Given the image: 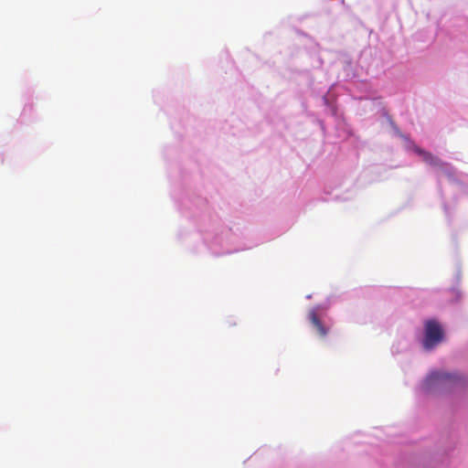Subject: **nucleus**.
<instances>
[{
    "instance_id": "1",
    "label": "nucleus",
    "mask_w": 468,
    "mask_h": 468,
    "mask_svg": "<svg viewBox=\"0 0 468 468\" xmlns=\"http://www.w3.org/2000/svg\"><path fill=\"white\" fill-rule=\"evenodd\" d=\"M463 382V377L457 373L433 371L424 380L423 387L426 390L450 389Z\"/></svg>"
},
{
    "instance_id": "2",
    "label": "nucleus",
    "mask_w": 468,
    "mask_h": 468,
    "mask_svg": "<svg viewBox=\"0 0 468 468\" xmlns=\"http://www.w3.org/2000/svg\"><path fill=\"white\" fill-rule=\"evenodd\" d=\"M443 340V331L441 324L436 320H428L425 323V338L423 346L426 349H431Z\"/></svg>"
},
{
    "instance_id": "3",
    "label": "nucleus",
    "mask_w": 468,
    "mask_h": 468,
    "mask_svg": "<svg viewBox=\"0 0 468 468\" xmlns=\"http://www.w3.org/2000/svg\"><path fill=\"white\" fill-rule=\"evenodd\" d=\"M308 317L313 326L316 329L318 335L321 337H325L328 333V329L324 326L323 322L318 317L316 311L312 310L309 313Z\"/></svg>"
},
{
    "instance_id": "4",
    "label": "nucleus",
    "mask_w": 468,
    "mask_h": 468,
    "mask_svg": "<svg viewBox=\"0 0 468 468\" xmlns=\"http://www.w3.org/2000/svg\"><path fill=\"white\" fill-rule=\"evenodd\" d=\"M308 317L313 326L316 329L318 335L321 337H325L328 333V329L324 326L323 322L318 317L316 311L312 310L309 313Z\"/></svg>"
},
{
    "instance_id": "5",
    "label": "nucleus",
    "mask_w": 468,
    "mask_h": 468,
    "mask_svg": "<svg viewBox=\"0 0 468 468\" xmlns=\"http://www.w3.org/2000/svg\"><path fill=\"white\" fill-rule=\"evenodd\" d=\"M415 152L422 157L424 162L431 165L441 166L442 165L441 161L437 156L427 151H424L420 148H416Z\"/></svg>"
}]
</instances>
